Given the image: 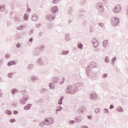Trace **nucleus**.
<instances>
[{"label":"nucleus","instance_id":"obj_1","mask_svg":"<svg viewBox=\"0 0 128 128\" xmlns=\"http://www.w3.org/2000/svg\"><path fill=\"white\" fill-rule=\"evenodd\" d=\"M84 86V84L82 82L72 86H68L66 90V94H74L78 90V86Z\"/></svg>","mask_w":128,"mask_h":128},{"label":"nucleus","instance_id":"obj_2","mask_svg":"<svg viewBox=\"0 0 128 128\" xmlns=\"http://www.w3.org/2000/svg\"><path fill=\"white\" fill-rule=\"evenodd\" d=\"M19 92H20L21 94H22V98L19 100L20 102L22 104H26V102H28L30 98V96L28 92L26 90H23Z\"/></svg>","mask_w":128,"mask_h":128},{"label":"nucleus","instance_id":"obj_3","mask_svg":"<svg viewBox=\"0 0 128 128\" xmlns=\"http://www.w3.org/2000/svg\"><path fill=\"white\" fill-rule=\"evenodd\" d=\"M46 48V46L44 44L40 45L35 48L33 51V54L35 56H38L40 55L42 52H44Z\"/></svg>","mask_w":128,"mask_h":128},{"label":"nucleus","instance_id":"obj_4","mask_svg":"<svg viewBox=\"0 0 128 128\" xmlns=\"http://www.w3.org/2000/svg\"><path fill=\"white\" fill-rule=\"evenodd\" d=\"M86 72L89 78H92V80H94V78H96V72H94L92 70L90 69V67H88L86 69Z\"/></svg>","mask_w":128,"mask_h":128},{"label":"nucleus","instance_id":"obj_5","mask_svg":"<svg viewBox=\"0 0 128 128\" xmlns=\"http://www.w3.org/2000/svg\"><path fill=\"white\" fill-rule=\"evenodd\" d=\"M111 24L113 26H116L120 24V18L116 17H112V18Z\"/></svg>","mask_w":128,"mask_h":128},{"label":"nucleus","instance_id":"obj_6","mask_svg":"<svg viewBox=\"0 0 128 128\" xmlns=\"http://www.w3.org/2000/svg\"><path fill=\"white\" fill-rule=\"evenodd\" d=\"M96 8L100 12H104V4L102 3H97L96 5Z\"/></svg>","mask_w":128,"mask_h":128},{"label":"nucleus","instance_id":"obj_7","mask_svg":"<svg viewBox=\"0 0 128 128\" xmlns=\"http://www.w3.org/2000/svg\"><path fill=\"white\" fill-rule=\"evenodd\" d=\"M46 18V20H49L50 22H52L54 20V18H56V15L54 14L47 15Z\"/></svg>","mask_w":128,"mask_h":128},{"label":"nucleus","instance_id":"obj_8","mask_svg":"<svg viewBox=\"0 0 128 128\" xmlns=\"http://www.w3.org/2000/svg\"><path fill=\"white\" fill-rule=\"evenodd\" d=\"M112 10L114 14H118L122 10V7L120 5H116Z\"/></svg>","mask_w":128,"mask_h":128},{"label":"nucleus","instance_id":"obj_9","mask_svg":"<svg viewBox=\"0 0 128 128\" xmlns=\"http://www.w3.org/2000/svg\"><path fill=\"white\" fill-rule=\"evenodd\" d=\"M92 44L94 47L95 48H96L98 46V41L96 39V38H94L92 41Z\"/></svg>","mask_w":128,"mask_h":128},{"label":"nucleus","instance_id":"obj_10","mask_svg":"<svg viewBox=\"0 0 128 128\" xmlns=\"http://www.w3.org/2000/svg\"><path fill=\"white\" fill-rule=\"evenodd\" d=\"M90 96L92 100H96L98 98V94L96 93H92Z\"/></svg>","mask_w":128,"mask_h":128},{"label":"nucleus","instance_id":"obj_11","mask_svg":"<svg viewBox=\"0 0 128 128\" xmlns=\"http://www.w3.org/2000/svg\"><path fill=\"white\" fill-rule=\"evenodd\" d=\"M51 12L52 14H56L58 12V8L56 6H53L51 8Z\"/></svg>","mask_w":128,"mask_h":128},{"label":"nucleus","instance_id":"obj_12","mask_svg":"<svg viewBox=\"0 0 128 128\" xmlns=\"http://www.w3.org/2000/svg\"><path fill=\"white\" fill-rule=\"evenodd\" d=\"M90 68H96L98 66V64L96 63H95V62H92L90 64Z\"/></svg>","mask_w":128,"mask_h":128},{"label":"nucleus","instance_id":"obj_13","mask_svg":"<svg viewBox=\"0 0 128 128\" xmlns=\"http://www.w3.org/2000/svg\"><path fill=\"white\" fill-rule=\"evenodd\" d=\"M32 20H34V22L38 20V16L36 14H33L32 16Z\"/></svg>","mask_w":128,"mask_h":128},{"label":"nucleus","instance_id":"obj_14","mask_svg":"<svg viewBox=\"0 0 128 128\" xmlns=\"http://www.w3.org/2000/svg\"><path fill=\"white\" fill-rule=\"evenodd\" d=\"M52 81L54 84H58L60 82V78L58 77H54L52 78Z\"/></svg>","mask_w":128,"mask_h":128},{"label":"nucleus","instance_id":"obj_15","mask_svg":"<svg viewBox=\"0 0 128 128\" xmlns=\"http://www.w3.org/2000/svg\"><path fill=\"white\" fill-rule=\"evenodd\" d=\"M32 105V104H28L26 106H24V110H28L31 108Z\"/></svg>","mask_w":128,"mask_h":128},{"label":"nucleus","instance_id":"obj_16","mask_svg":"<svg viewBox=\"0 0 128 128\" xmlns=\"http://www.w3.org/2000/svg\"><path fill=\"white\" fill-rule=\"evenodd\" d=\"M70 34L68 33H66L65 34V38L66 42H70Z\"/></svg>","mask_w":128,"mask_h":128},{"label":"nucleus","instance_id":"obj_17","mask_svg":"<svg viewBox=\"0 0 128 128\" xmlns=\"http://www.w3.org/2000/svg\"><path fill=\"white\" fill-rule=\"evenodd\" d=\"M16 62L14 60L10 61L9 62H8L7 66H14L16 64Z\"/></svg>","mask_w":128,"mask_h":128},{"label":"nucleus","instance_id":"obj_18","mask_svg":"<svg viewBox=\"0 0 128 128\" xmlns=\"http://www.w3.org/2000/svg\"><path fill=\"white\" fill-rule=\"evenodd\" d=\"M26 26V24L20 25V26L17 27V30H22Z\"/></svg>","mask_w":128,"mask_h":128},{"label":"nucleus","instance_id":"obj_19","mask_svg":"<svg viewBox=\"0 0 128 128\" xmlns=\"http://www.w3.org/2000/svg\"><path fill=\"white\" fill-rule=\"evenodd\" d=\"M38 64L39 66H44V61H42V58L38 59Z\"/></svg>","mask_w":128,"mask_h":128},{"label":"nucleus","instance_id":"obj_20","mask_svg":"<svg viewBox=\"0 0 128 128\" xmlns=\"http://www.w3.org/2000/svg\"><path fill=\"white\" fill-rule=\"evenodd\" d=\"M81 20L82 22V26H86V24L88 22V20H86V18H84V19H82Z\"/></svg>","mask_w":128,"mask_h":128},{"label":"nucleus","instance_id":"obj_21","mask_svg":"<svg viewBox=\"0 0 128 128\" xmlns=\"http://www.w3.org/2000/svg\"><path fill=\"white\" fill-rule=\"evenodd\" d=\"M54 122V120L53 119V118H50L49 119L48 123V126H52V124Z\"/></svg>","mask_w":128,"mask_h":128},{"label":"nucleus","instance_id":"obj_22","mask_svg":"<svg viewBox=\"0 0 128 128\" xmlns=\"http://www.w3.org/2000/svg\"><path fill=\"white\" fill-rule=\"evenodd\" d=\"M48 124L47 123H46L44 121H43L39 124V126H40V128H44V126H48Z\"/></svg>","mask_w":128,"mask_h":128},{"label":"nucleus","instance_id":"obj_23","mask_svg":"<svg viewBox=\"0 0 128 128\" xmlns=\"http://www.w3.org/2000/svg\"><path fill=\"white\" fill-rule=\"evenodd\" d=\"M64 98V96H61L60 98L59 99L58 102V104L60 106L62 104V100Z\"/></svg>","mask_w":128,"mask_h":128},{"label":"nucleus","instance_id":"obj_24","mask_svg":"<svg viewBox=\"0 0 128 128\" xmlns=\"http://www.w3.org/2000/svg\"><path fill=\"white\" fill-rule=\"evenodd\" d=\"M6 10V5H0V12H4Z\"/></svg>","mask_w":128,"mask_h":128},{"label":"nucleus","instance_id":"obj_25","mask_svg":"<svg viewBox=\"0 0 128 128\" xmlns=\"http://www.w3.org/2000/svg\"><path fill=\"white\" fill-rule=\"evenodd\" d=\"M34 68V65L32 64H29L27 67V70H32Z\"/></svg>","mask_w":128,"mask_h":128},{"label":"nucleus","instance_id":"obj_26","mask_svg":"<svg viewBox=\"0 0 128 128\" xmlns=\"http://www.w3.org/2000/svg\"><path fill=\"white\" fill-rule=\"evenodd\" d=\"M56 86L54 82H51L49 84V87L50 90H54Z\"/></svg>","mask_w":128,"mask_h":128},{"label":"nucleus","instance_id":"obj_27","mask_svg":"<svg viewBox=\"0 0 128 128\" xmlns=\"http://www.w3.org/2000/svg\"><path fill=\"white\" fill-rule=\"evenodd\" d=\"M86 4V0H82L80 2V4L82 6H84Z\"/></svg>","mask_w":128,"mask_h":128},{"label":"nucleus","instance_id":"obj_28","mask_svg":"<svg viewBox=\"0 0 128 128\" xmlns=\"http://www.w3.org/2000/svg\"><path fill=\"white\" fill-rule=\"evenodd\" d=\"M47 28H54V24L52 23H48L46 24Z\"/></svg>","mask_w":128,"mask_h":128},{"label":"nucleus","instance_id":"obj_29","mask_svg":"<svg viewBox=\"0 0 128 128\" xmlns=\"http://www.w3.org/2000/svg\"><path fill=\"white\" fill-rule=\"evenodd\" d=\"M83 46H84V45H82V42H79L78 43V48H79V50H82V48H84Z\"/></svg>","mask_w":128,"mask_h":128},{"label":"nucleus","instance_id":"obj_30","mask_svg":"<svg viewBox=\"0 0 128 128\" xmlns=\"http://www.w3.org/2000/svg\"><path fill=\"white\" fill-rule=\"evenodd\" d=\"M68 52H70L69 50H66V51L62 50L60 54L61 56H66V54H68Z\"/></svg>","mask_w":128,"mask_h":128},{"label":"nucleus","instance_id":"obj_31","mask_svg":"<svg viewBox=\"0 0 128 128\" xmlns=\"http://www.w3.org/2000/svg\"><path fill=\"white\" fill-rule=\"evenodd\" d=\"M24 20H28V13H26L24 14Z\"/></svg>","mask_w":128,"mask_h":128},{"label":"nucleus","instance_id":"obj_32","mask_svg":"<svg viewBox=\"0 0 128 128\" xmlns=\"http://www.w3.org/2000/svg\"><path fill=\"white\" fill-rule=\"evenodd\" d=\"M108 40H104L103 42V46L104 48H106V46H108Z\"/></svg>","mask_w":128,"mask_h":128},{"label":"nucleus","instance_id":"obj_33","mask_svg":"<svg viewBox=\"0 0 128 128\" xmlns=\"http://www.w3.org/2000/svg\"><path fill=\"white\" fill-rule=\"evenodd\" d=\"M44 102V98H39L38 100L36 101V102L37 104H42Z\"/></svg>","mask_w":128,"mask_h":128},{"label":"nucleus","instance_id":"obj_34","mask_svg":"<svg viewBox=\"0 0 128 128\" xmlns=\"http://www.w3.org/2000/svg\"><path fill=\"white\" fill-rule=\"evenodd\" d=\"M5 114H8V116H10V115H12V111H10L8 110H5Z\"/></svg>","mask_w":128,"mask_h":128},{"label":"nucleus","instance_id":"obj_35","mask_svg":"<svg viewBox=\"0 0 128 128\" xmlns=\"http://www.w3.org/2000/svg\"><path fill=\"white\" fill-rule=\"evenodd\" d=\"M78 16H79L81 20L84 19V18H86L84 16V14H79Z\"/></svg>","mask_w":128,"mask_h":128},{"label":"nucleus","instance_id":"obj_36","mask_svg":"<svg viewBox=\"0 0 128 128\" xmlns=\"http://www.w3.org/2000/svg\"><path fill=\"white\" fill-rule=\"evenodd\" d=\"M18 90L16 88H13L12 91V94H16V92H18Z\"/></svg>","mask_w":128,"mask_h":128},{"label":"nucleus","instance_id":"obj_37","mask_svg":"<svg viewBox=\"0 0 128 128\" xmlns=\"http://www.w3.org/2000/svg\"><path fill=\"white\" fill-rule=\"evenodd\" d=\"M40 92L43 94L44 92H48V89H46L44 88H42L40 90Z\"/></svg>","mask_w":128,"mask_h":128},{"label":"nucleus","instance_id":"obj_38","mask_svg":"<svg viewBox=\"0 0 128 128\" xmlns=\"http://www.w3.org/2000/svg\"><path fill=\"white\" fill-rule=\"evenodd\" d=\"M31 79L32 82H35V80H38V78L36 76H32L31 78Z\"/></svg>","mask_w":128,"mask_h":128},{"label":"nucleus","instance_id":"obj_39","mask_svg":"<svg viewBox=\"0 0 128 128\" xmlns=\"http://www.w3.org/2000/svg\"><path fill=\"white\" fill-rule=\"evenodd\" d=\"M62 110V106H58L57 107V109L56 110V112H60Z\"/></svg>","mask_w":128,"mask_h":128},{"label":"nucleus","instance_id":"obj_40","mask_svg":"<svg viewBox=\"0 0 128 128\" xmlns=\"http://www.w3.org/2000/svg\"><path fill=\"white\" fill-rule=\"evenodd\" d=\"M116 56H114L112 60V62L113 64V66H114V62H116Z\"/></svg>","mask_w":128,"mask_h":128},{"label":"nucleus","instance_id":"obj_41","mask_svg":"<svg viewBox=\"0 0 128 128\" xmlns=\"http://www.w3.org/2000/svg\"><path fill=\"white\" fill-rule=\"evenodd\" d=\"M20 38H22V35L21 34H17L16 36V40H20Z\"/></svg>","mask_w":128,"mask_h":128},{"label":"nucleus","instance_id":"obj_42","mask_svg":"<svg viewBox=\"0 0 128 128\" xmlns=\"http://www.w3.org/2000/svg\"><path fill=\"white\" fill-rule=\"evenodd\" d=\"M14 22H20V18H18L16 16L14 17Z\"/></svg>","mask_w":128,"mask_h":128},{"label":"nucleus","instance_id":"obj_43","mask_svg":"<svg viewBox=\"0 0 128 128\" xmlns=\"http://www.w3.org/2000/svg\"><path fill=\"white\" fill-rule=\"evenodd\" d=\"M104 62H106V64H109L110 62V59H108V56L105 57Z\"/></svg>","mask_w":128,"mask_h":128},{"label":"nucleus","instance_id":"obj_44","mask_svg":"<svg viewBox=\"0 0 128 128\" xmlns=\"http://www.w3.org/2000/svg\"><path fill=\"white\" fill-rule=\"evenodd\" d=\"M117 110L119 112H124V109L122 107H119L118 108Z\"/></svg>","mask_w":128,"mask_h":128},{"label":"nucleus","instance_id":"obj_45","mask_svg":"<svg viewBox=\"0 0 128 128\" xmlns=\"http://www.w3.org/2000/svg\"><path fill=\"white\" fill-rule=\"evenodd\" d=\"M13 74L12 72L8 73V76L10 78H12Z\"/></svg>","mask_w":128,"mask_h":128},{"label":"nucleus","instance_id":"obj_46","mask_svg":"<svg viewBox=\"0 0 128 128\" xmlns=\"http://www.w3.org/2000/svg\"><path fill=\"white\" fill-rule=\"evenodd\" d=\"M94 28L92 27V26H90V32L91 34L92 33V32H94Z\"/></svg>","mask_w":128,"mask_h":128},{"label":"nucleus","instance_id":"obj_47","mask_svg":"<svg viewBox=\"0 0 128 128\" xmlns=\"http://www.w3.org/2000/svg\"><path fill=\"white\" fill-rule=\"evenodd\" d=\"M72 12V7L68 8V14H71Z\"/></svg>","mask_w":128,"mask_h":128},{"label":"nucleus","instance_id":"obj_48","mask_svg":"<svg viewBox=\"0 0 128 128\" xmlns=\"http://www.w3.org/2000/svg\"><path fill=\"white\" fill-rule=\"evenodd\" d=\"M60 0H53L52 4H58V2H60Z\"/></svg>","mask_w":128,"mask_h":128},{"label":"nucleus","instance_id":"obj_49","mask_svg":"<svg viewBox=\"0 0 128 128\" xmlns=\"http://www.w3.org/2000/svg\"><path fill=\"white\" fill-rule=\"evenodd\" d=\"M104 114H108V110L107 108L104 109Z\"/></svg>","mask_w":128,"mask_h":128},{"label":"nucleus","instance_id":"obj_50","mask_svg":"<svg viewBox=\"0 0 128 128\" xmlns=\"http://www.w3.org/2000/svg\"><path fill=\"white\" fill-rule=\"evenodd\" d=\"M16 120L14 118L10 119V122H11V124H12L13 122H16Z\"/></svg>","mask_w":128,"mask_h":128},{"label":"nucleus","instance_id":"obj_51","mask_svg":"<svg viewBox=\"0 0 128 128\" xmlns=\"http://www.w3.org/2000/svg\"><path fill=\"white\" fill-rule=\"evenodd\" d=\"M21 46L22 45L20 43H18L16 44V48H20Z\"/></svg>","mask_w":128,"mask_h":128},{"label":"nucleus","instance_id":"obj_52","mask_svg":"<svg viewBox=\"0 0 128 128\" xmlns=\"http://www.w3.org/2000/svg\"><path fill=\"white\" fill-rule=\"evenodd\" d=\"M70 124H74V120H71L69 121Z\"/></svg>","mask_w":128,"mask_h":128},{"label":"nucleus","instance_id":"obj_53","mask_svg":"<svg viewBox=\"0 0 128 128\" xmlns=\"http://www.w3.org/2000/svg\"><path fill=\"white\" fill-rule=\"evenodd\" d=\"M28 34H29V36H32V34H34V30H30Z\"/></svg>","mask_w":128,"mask_h":128},{"label":"nucleus","instance_id":"obj_54","mask_svg":"<svg viewBox=\"0 0 128 128\" xmlns=\"http://www.w3.org/2000/svg\"><path fill=\"white\" fill-rule=\"evenodd\" d=\"M42 26V24H36V26L37 28H40Z\"/></svg>","mask_w":128,"mask_h":128},{"label":"nucleus","instance_id":"obj_55","mask_svg":"<svg viewBox=\"0 0 128 128\" xmlns=\"http://www.w3.org/2000/svg\"><path fill=\"white\" fill-rule=\"evenodd\" d=\"M102 78H108V74H103Z\"/></svg>","mask_w":128,"mask_h":128},{"label":"nucleus","instance_id":"obj_56","mask_svg":"<svg viewBox=\"0 0 128 128\" xmlns=\"http://www.w3.org/2000/svg\"><path fill=\"white\" fill-rule=\"evenodd\" d=\"M80 12H84H84H86V10H84V9H83V8H80Z\"/></svg>","mask_w":128,"mask_h":128},{"label":"nucleus","instance_id":"obj_57","mask_svg":"<svg viewBox=\"0 0 128 128\" xmlns=\"http://www.w3.org/2000/svg\"><path fill=\"white\" fill-rule=\"evenodd\" d=\"M95 112H96V114H98V113L100 112V108L96 109Z\"/></svg>","mask_w":128,"mask_h":128},{"label":"nucleus","instance_id":"obj_58","mask_svg":"<svg viewBox=\"0 0 128 128\" xmlns=\"http://www.w3.org/2000/svg\"><path fill=\"white\" fill-rule=\"evenodd\" d=\"M14 114H18V111L14 110L13 112Z\"/></svg>","mask_w":128,"mask_h":128},{"label":"nucleus","instance_id":"obj_59","mask_svg":"<svg viewBox=\"0 0 128 128\" xmlns=\"http://www.w3.org/2000/svg\"><path fill=\"white\" fill-rule=\"evenodd\" d=\"M114 108V106L113 104H110V110H112V108Z\"/></svg>","mask_w":128,"mask_h":128},{"label":"nucleus","instance_id":"obj_60","mask_svg":"<svg viewBox=\"0 0 128 128\" xmlns=\"http://www.w3.org/2000/svg\"><path fill=\"white\" fill-rule=\"evenodd\" d=\"M87 117L88 118V120H92V115L88 116Z\"/></svg>","mask_w":128,"mask_h":128},{"label":"nucleus","instance_id":"obj_61","mask_svg":"<svg viewBox=\"0 0 128 128\" xmlns=\"http://www.w3.org/2000/svg\"><path fill=\"white\" fill-rule=\"evenodd\" d=\"M12 106L14 108H16V106H17V104H16V103H13L12 104Z\"/></svg>","mask_w":128,"mask_h":128},{"label":"nucleus","instance_id":"obj_62","mask_svg":"<svg viewBox=\"0 0 128 128\" xmlns=\"http://www.w3.org/2000/svg\"><path fill=\"white\" fill-rule=\"evenodd\" d=\"M32 12V10L30 9V8H28L26 10V12Z\"/></svg>","mask_w":128,"mask_h":128},{"label":"nucleus","instance_id":"obj_63","mask_svg":"<svg viewBox=\"0 0 128 128\" xmlns=\"http://www.w3.org/2000/svg\"><path fill=\"white\" fill-rule=\"evenodd\" d=\"M75 120H76V122H78V123H79V122H80V120H78V118H75Z\"/></svg>","mask_w":128,"mask_h":128},{"label":"nucleus","instance_id":"obj_64","mask_svg":"<svg viewBox=\"0 0 128 128\" xmlns=\"http://www.w3.org/2000/svg\"><path fill=\"white\" fill-rule=\"evenodd\" d=\"M98 26H100L101 28H104V24L102 23H99Z\"/></svg>","mask_w":128,"mask_h":128}]
</instances>
